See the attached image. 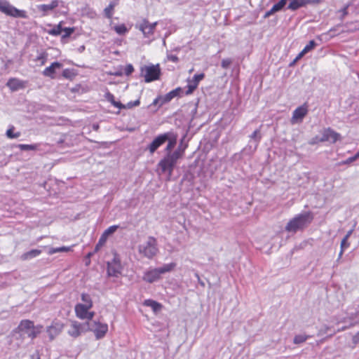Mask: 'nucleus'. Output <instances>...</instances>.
<instances>
[{
  "instance_id": "a211bd4d",
  "label": "nucleus",
  "mask_w": 359,
  "mask_h": 359,
  "mask_svg": "<svg viewBox=\"0 0 359 359\" xmlns=\"http://www.w3.org/2000/svg\"><path fill=\"white\" fill-rule=\"evenodd\" d=\"M82 325L76 321L72 322L67 333L69 336L76 338L81 335Z\"/></svg>"
},
{
  "instance_id": "39448f33",
  "label": "nucleus",
  "mask_w": 359,
  "mask_h": 359,
  "mask_svg": "<svg viewBox=\"0 0 359 359\" xmlns=\"http://www.w3.org/2000/svg\"><path fill=\"white\" fill-rule=\"evenodd\" d=\"M141 75L144 77V81L146 83H150L158 80L161 75L159 65H151L142 67Z\"/></svg>"
},
{
  "instance_id": "79ce46f5",
  "label": "nucleus",
  "mask_w": 359,
  "mask_h": 359,
  "mask_svg": "<svg viewBox=\"0 0 359 359\" xmlns=\"http://www.w3.org/2000/svg\"><path fill=\"white\" fill-rule=\"evenodd\" d=\"M317 43L314 40H311L308 44L305 46V47L303 48V50L308 53L311 50H312L313 48H315L317 46Z\"/></svg>"
},
{
  "instance_id": "f704fd0d",
  "label": "nucleus",
  "mask_w": 359,
  "mask_h": 359,
  "mask_svg": "<svg viewBox=\"0 0 359 359\" xmlns=\"http://www.w3.org/2000/svg\"><path fill=\"white\" fill-rule=\"evenodd\" d=\"M287 0H280L278 3L274 4L272 8L277 13L280 11L287 4Z\"/></svg>"
},
{
  "instance_id": "49530a36",
  "label": "nucleus",
  "mask_w": 359,
  "mask_h": 359,
  "mask_svg": "<svg viewBox=\"0 0 359 359\" xmlns=\"http://www.w3.org/2000/svg\"><path fill=\"white\" fill-rule=\"evenodd\" d=\"M349 6H350V4H348L339 11V13H341V16L339 18L341 20H343L344 19V18L348 15V8Z\"/></svg>"
},
{
  "instance_id": "dca6fc26",
  "label": "nucleus",
  "mask_w": 359,
  "mask_h": 359,
  "mask_svg": "<svg viewBox=\"0 0 359 359\" xmlns=\"http://www.w3.org/2000/svg\"><path fill=\"white\" fill-rule=\"evenodd\" d=\"M62 67V63L54 62L43 71V75L50 79H55L56 69H60Z\"/></svg>"
},
{
  "instance_id": "680f3d73",
  "label": "nucleus",
  "mask_w": 359,
  "mask_h": 359,
  "mask_svg": "<svg viewBox=\"0 0 359 359\" xmlns=\"http://www.w3.org/2000/svg\"><path fill=\"white\" fill-rule=\"evenodd\" d=\"M320 2V0H304V6L308 4H318Z\"/></svg>"
},
{
  "instance_id": "7ed1b4c3",
  "label": "nucleus",
  "mask_w": 359,
  "mask_h": 359,
  "mask_svg": "<svg viewBox=\"0 0 359 359\" xmlns=\"http://www.w3.org/2000/svg\"><path fill=\"white\" fill-rule=\"evenodd\" d=\"M158 252L157 241L153 236H149L147 241L139 245L138 252L144 257L151 259Z\"/></svg>"
},
{
  "instance_id": "1a4fd4ad",
  "label": "nucleus",
  "mask_w": 359,
  "mask_h": 359,
  "mask_svg": "<svg viewBox=\"0 0 359 359\" xmlns=\"http://www.w3.org/2000/svg\"><path fill=\"white\" fill-rule=\"evenodd\" d=\"M122 267L119 260L114 258L111 262H107V275L109 276L118 277L121 273Z\"/></svg>"
},
{
  "instance_id": "a19ab883",
  "label": "nucleus",
  "mask_w": 359,
  "mask_h": 359,
  "mask_svg": "<svg viewBox=\"0 0 359 359\" xmlns=\"http://www.w3.org/2000/svg\"><path fill=\"white\" fill-rule=\"evenodd\" d=\"M115 32L120 34H125L128 32V29L124 24L118 25L114 27Z\"/></svg>"
},
{
  "instance_id": "20e7f679",
  "label": "nucleus",
  "mask_w": 359,
  "mask_h": 359,
  "mask_svg": "<svg viewBox=\"0 0 359 359\" xmlns=\"http://www.w3.org/2000/svg\"><path fill=\"white\" fill-rule=\"evenodd\" d=\"M0 11L13 18H27V12L25 10H20L15 8L6 0H0Z\"/></svg>"
},
{
  "instance_id": "b1692460",
  "label": "nucleus",
  "mask_w": 359,
  "mask_h": 359,
  "mask_svg": "<svg viewBox=\"0 0 359 359\" xmlns=\"http://www.w3.org/2000/svg\"><path fill=\"white\" fill-rule=\"evenodd\" d=\"M304 6V0H291L287 6V9L297 11L299 8Z\"/></svg>"
},
{
  "instance_id": "0eeeda50",
  "label": "nucleus",
  "mask_w": 359,
  "mask_h": 359,
  "mask_svg": "<svg viewBox=\"0 0 359 359\" xmlns=\"http://www.w3.org/2000/svg\"><path fill=\"white\" fill-rule=\"evenodd\" d=\"M65 327L64 323L57 319L53 320L51 325L46 327V332L48 334L50 341L54 340L63 330Z\"/></svg>"
},
{
  "instance_id": "423d86ee",
  "label": "nucleus",
  "mask_w": 359,
  "mask_h": 359,
  "mask_svg": "<svg viewBox=\"0 0 359 359\" xmlns=\"http://www.w3.org/2000/svg\"><path fill=\"white\" fill-rule=\"evenodd\" d=\"M88 330L93 332L96 339H101L104 337L108 332V325L97 320H91L86 323Z\"/></svg>"
},
{
  "instance_id": "412c9836",
  "label": "nucleus",
  "mask_w": 359,
  "mask_h": 359,
  "mask_svg": "<svg viewBox=\"0 0 359 359\" xmlns=\"http://www.w3.org/2000/svg\"><path fill=\"white\" fill-rule=\"evenodd\" d=\"M176 266V264L175 262H171L169 264H165L161 267L156 268L158 269V273L161 276L162 274H165L166 273L170 272L174 270Z\"/></svg>"
},
{
  "instance_id": "69168bd1",
  "label": "nucleus",
  "mask_w": 359,
  "mask_h": 359,
  "mask_svg": "<svg viewBox=\"0 0 359 359\" xmlns=\"http://www.w3.org/2000/svg\"><path fill=\"white\" fill-rule=\"evenodd\" d=\"M306 54V53L302 50L298 55L297 56L301 59L304 55H305Z\"/></svg>"
},
{
  "instance_id": "c756f323",
  "label": "nucleus",
  "mask_w": 359,
  "mask_h": 359,
  "mask_svg": "<svg viewBox=\"0 0 359 359\" xmlns=\"http://www.w3.org/2000/svg\"><path fill=\"white\" fill-rule=\"evenodd\" d=\"M7 86L12 90H15L21 86L20 81L16 79H10L8 81Z\"/></svg>"
},
{
  "instance_id": "9b49d317",
  "label": "nucleus",
  "mask_w": 359,
  "mask_h": 359,
  "mask_svg": "<svg viewBox=\"0 0 359 359\" xmlns=\"http://www.w3.org/2000/svg\"><path fill=\"white\" fill-rule=\"evenodd\" d=\"M60 3H62V1L60 0H53L48 4L38 5L37 9L39 11L42 13L43 16H46L49 15L51 11H53L55 8L59 6V4Z\"/></svg>"
},
{
  "instance_id": "7c9ffc66",
  "label": "nucleus",
  "mask_w": 359,
  "mask_h": 359,
  "mask_svg": "<svg viewBox=\"0 0 359 359\" xmlns=\"http://www.w3.org/2000/svg\"><path fill=\"white\" fill-rule=\"evenodd\" d=\"M176 96L174 95V93L170 91L165 95L162 96V102L160 103L159 107H161L162 105L170 102Z\"/></svg>"
},
{
  "instance_id": "13d9d810",
  "label": "nucleus",
  "mask_w": 359,
  "mask_h": 359,
  "mask_svg": "<svg viewBox=\"0 0 359 359\" xmlns=\"http://www.w3.org/2000/svg\"><path fill=\"white\" fill-rule=\"evenodd\" d=\"M94 316H95V312L90 311L89 310H88V311L86 313V320H88L89 321L93 320V318L94 317Z\"/></svg>"
},
{
  "instance_id": "6e6552de",
  "label": "nucleus",
  "mask_w": 359,
  "mask_h": 359,
  "mask_svg": "<svg viewBox=\"0 0 359 359\" xmlns=\"http://www.w3.org/2000/svg\"><path fill=\"white\" fill-rule=\"evenodd\" d=\"M170 133L161 134L156 137L154 140L148 145L147 149L149 152L154 154L160 147L169 140Z\"/></svg>"
},
{
  "instance_id": "8fccbe9b",
  "label": "nucleus",
  "mask_w": 359,
  "mask_h": 359,
  "mask_svg": "<svg viewBox=\"0 0 359 359\" xmlns=\"http://www.w3.org/2000/svg\"><path fill=\"white\" fill-rule=\"evenodd\" d=\"M231 63H232L231 59H230V58L223 59L221 62V67L223 69H226L230 67Z\"/></svg>"
},
{
  "instance_id": "09e8293b",
  "label": "nucleus",
  "mask_w": 359,
  "mask_h": 359,
  "mask_svg": "<svg viewBox=\"0 0 359 359\" xmlns=\"http://www.w3.org/2000/svg\"><path fill=\"white\" fill-rule=\"evenodd\" d=\"M140 104V100L137 99L135 101H130L128 102L126 104H125V109H131L134 107H137Z\"/></svg>"
},
{
  "instance_id": "ea45409f",
  "label": "nucleus",
  "mask_w": 359,
  "mask_h": 359,
  "mask_svg": "<svg viewBox=\"0 0 359 359\" xmlns=\"http://www.w3.org/2000/svg\"><path fill=\"white\" fill-rule=\"evenodd\" d=\"M107 240V238L106 237H104L103 235H101L97 243L96 244V245L95 247L94 252H98L100 250V248L104 245Z\"/></svg>"
},
{
  "instance_id": "f257e3e1",
  "label": "nucleus",
  "mask_w": 359,
  "mask_h": 359,
  "mask_svg": "<svg viewBox=\"0 0 359 359\" xmlns=\"http://www.w3.org/2000/svg\"><path fill=\"white\" fill-rule=\"evenodd\" d=\"M313 219V213L310 211L304 212L297 215L291 219L285 226V231L290 233H296L302 231L311 223Z\"/></svg>"
},
{
  "instance_id": "de8ad7c7",
  "label": "nucleus",
  "mask_w": 359,
  "mask_h": 359,
  "mask_svg": "<svg viewBox=\"0 0 359 359\" xmlns=\"http://www.w3.org/2000/svg\"><path fill=\"white\" fill-rule=\"evenodd\" d=\"M46 60L47 55L44 53L39 54L36 58V60L40 62L41 65H43L46 63Z\"/></svg>"
},
{
  "instance_id": "338daca9",
  "label": "nucleus",
  "mask_w": 359,
  "mask_h": 359,
  "mask_svg": "<svg viewBox=\"0 0 359 359\" xmlns=\"http://www.w3.org/2000/svg\"><path fill=\"white\" fill-rule=\"evenodd\" d=\"M352 232H353V230H350L348 231L346 236L344 237V238H346V239H348V238L351 236V235L352 234Z\"/></svg>"
},
{
  "instance_id": "e433bc0d",
  "label": "nucleus",
  "mask_w": 359,
  "mask_h": 359,
  "mask_svg": "<svg viewBox=\"0 0 359 359\" xmlns=\"http://www.w3.org/2000/svg\"><path fill=\"white\" fill-rule=\"evenodd\" d=\"M37 146L36 144H20L18 145V148H19L22 151H33L36 149Z\"/></svg>"
},
{
  "instance_id": "58836bf2",
  "label": "nucleus",
  "mask_w": 359,
  "mask_h": 359,
  "mask_svg": "<svg viewBox=\"0 0 359 359\" xmlns=\"http://www.w3.org/2000/svg\"><path fill=\"white\" fill-rule=\"evenodd\" d=\"M13 130H14V127L13 126H11L9 129L7 130V131H6V136L9 139H15V138H18V137H19L20 136V132H17V133H14Z\"/></svg>"
},
{
  "instance_id": "6e6d98bb",
  "label": "nucleus",
  "mask_w": 359,
  "mask_h": 359,
  "mask_svg": "<svg viewBox=\"0 0 359 359\" xmlns=\"http://www.w3.org/2000/svg\"><path fill=\"white\" fill-rule=\"evenodd\" d=\"M162 102V96L159 95L157 97H156L153 102L151 104V105L156 106L160 104V103Z\"/></svg>"
},
{
  "instance_id": "9d476101",
  "label": "nucleus",
  "mask_w": 359,
  "mask_h": 359,
  "mask_svg": "<svg viewBox=\"0 0 359 359\" xmlns=\"http://www.w3.org/2000/svg\"><path fill=\"white\" fill-rule=\"evenodd\" d=\"M340 137V134L330 128H325L322 132L321 142H330L335 143Z\"/></svg>"
},
{
  "instance_id": "5701e85b",
  "label": "nucleus",
  "mask_w": 359,
  "mask_h": 359,
  "mask_svg": "<svg viewBox=\"0 0 359 359\" xmlns=\"http://www.w3.org/2000/svg\"><path fill=\"white\" fill-rule=\"evenodd\" d=\"M144 304L147 306H149L154 312H157L162 308L161 304L154 301L153 299H146Z\"/></svg>"
},
{
  "instance_id": "4d7b16f0",
  "label": "nucleus",
  "mask_w": 359,
  "mask_h": 359,
  "mask_svg": "<svg viewBox=\"0 0 359 359\" xmlns=\"http://www.w3.org/2000/svg\"><path fill=\"white\" fill-rule=\"evenodd\" d=\"M167 58L172 62H177L179 61L178 57L175 55H168Z\"/></svg>"
},
{
  "instance_id": "c85d7f7f",
  "label": "nucleus",
  "mask_w": 359,
  "mask_h": 359,
  "mask_svg": "<svg viewBox=\"0 0 359 359\" xmlns=\"http://www.w3.org/2000/svg\"><path fill=\"white\" fill-rule=\"evenodd\" d=\"M309 338H310V336L306 334H297L294 337L293 343L294 344H300L305 342Z\"/></svg>"
},
{
  "instance_id": "f8f14e48",
  "label": "nucleus",
  "mask_w": 359,
  "mask_h": 359,
  "mask_svg": "<svg viewBox=\"0 0 359 359\" xmlns=\"http://www.w3.org/2000/svg\"><path fill=\"white\" fill-rule=\"evenodd\" d=\"M161 278V275L156 268L149 269L144 273L142 280L147 283H152Z\"/></svg>"
},
{
  "instance_id": "0e129e2a",
  "label": "nucleus",
  "mask_w": 359,
  "mask_h": 359,
  "mask_svg": "<svg viewBox=\"0 0 359 359\" xmlns=\"http://www.w3.org/2000/svg\"><path fill=\"white\" fill-rule=\"evenodd\" d=\"M156 25H157V22H153V23H150L149 22V27L151 28L153 32H154V29H155Z\"/></svg>"
},
{
  "instance_id": "2f4dec72",
  "label": "nucleus",
  "mask_w": 359,
  "mask_h": 359,
  "mask_svg": "<svg viewBox=\"0 0 359 359\" xmlns=\"http://www.w3.org/2000/svg\"><path fill=\"white\" fill-rule=\"evenodd\" d=\"M118 228V225L110 226L109 227L104 230L102 235H103L104 237L107 238L110 235L113 234Z\"/></svg>"
},
{
  "instance_id": "ddd939ff",
  "label": "nucleus",
  "mask_w": 359,
  "mask_h": 359,
  "mask_svg": "<svg viewBox=\"0 0 359 359\" xmlns=\"http://www.w3.org/2000/svg\"><path fill=\"white\" fill-rule=\"evenodd\" d=\"M205 77L204 73H201L198 74H195L193 76V79L191 81H189V83L187 85V90L186 91V95L191 94L195 89L198 86V83L201 81H202Z\"/></svg>"
},
{
  "instance_id": "a878e982",
  "label": "nucleus",
  "mask_w": 359,
  "mask_h": 359,
  "mask_svg": "<svg viewBox=\"0 0 359 359\" xmlns=\"http://www.w3.org/2000/svg\"><path fill=\"white\" fill-rule=\"evenodd\" d=\"M42 326L41 325H39V326H34V328H32L31 330H29L27 332H26L27 334V336L29 337H30L31 339H34L37 337V335L41 332V330L42 329Z\"/></svg>"
},
{
  "instance_id": "2eb2a0df",
  "label": "nucleus",
  "mask_w": 359,
  "mask_h": 359,
  "mask_svg": "<svg viewBox=\"0 0 359 359\" xmlns=\"http://www.w3.org/2000/svg\"><path fill=\"white\" fill-rule=\"evenodd\" d=\"M349 327L354 326L356 324L359 323V310L356 311L354 314H351L349 318ZM352 343L355 346H359V331L353 336L352 337Z\"/></svg>"
},
{
  "instance_id": "37998d69",
  "label": "nucleus",
  "mask_w": 359,
  "mask_h": 359,
  "mask_svg": "<svg viewBox=\"0 0 359 359\" xmlns=\"http://www.w3.org/2000/svg\"><path fill=\"white\" fill-rule=\"evenodd\" d=\"M114 5L110 4L107 7H106L104 10V15L107 18H111L112 17L113 13L112 11L114 9Z\"/></svg>"
},
{
  "instance_id": "cd10ccee",
  "label": "nucleus",
  "mask_w": 359,
  "mask_h": 359,
  "mask_svg": "<svg viewBox=\"0 0 359 359\" xmlns=\"http://www.w3.org/2000/svg\"><path fill=\"white\" fill-rule=\"evenodd\" d=\"M171 133H170V137H169V140H167L168 142V144L165 147V151L167 152V154L168 152H171V150L175 147L176 145V143H177V138L176 137H171Z\"/></svg>"
},
{
  "instance_id": "5fc2aeb1",
  "label": "nucleus",
  "mask_w": 359,
  "mask_h": 359,
  "mask_svg": "<svg viewBox=\"0 0 359 359\" xmlns=\"http://www.w3.org/2000/svg\"><path fill=\"white\" fill-rule=\"evenodd\" d=\"M348 247L349 243L348 242V239L344 238L341 242V249L345 250Z\"/></svg>"
},
{
  "instance_id": "f3484780",
  "label": "nucleus",
  "mask_w": 359,
  "mask_h": 359,
  "mask_svg": "<svg viewBox=\"0 0 359 359\" xmlns=\"http://www.w3.org/2000/svg\"><path fill=\"white\" fill-rule=\"evenodd\" d=\"M92 307L83 305L81 303L77 304L75 306V313L77 318L81 320H86V313L88 310H90Z\"/></svg>"
},
{
  "instance_id": "72a5a7b5",
  "label": "nucleus",
  "mask_w": 359,
  "mask_h": 359,
  "mask_svg": "<svg viewBox=\"0 0 359 359\" xmlns=\"http://www.w3.org/2000/svg\"><path fill=\"white\" fill-rule=\"evenodd\" d=\"M70 250L69 247L51 248L49 249L48 255H53L57 252H68Z\"/></svg>"
},
{
  "instance_id": "473e14b6",
  "label": "nucleus",
  "mask_w": 359,
  "mask_h": 359,
  "mask_svg": "<svg viewBox=\"0 0 359 359\" xmlns=\"http://www.w3.org/2000/svg\"><path fill=\"white\" fill-rule=\"evenodd\" d=\"M75 76L76 74L72 69H65L62 71V76L65 79H72Z\"/></svg>"
},
{
  "instance_id": "864d4df0",
  "label": "nucleus",
  "mask_w": 359,
  "mask_h": 359,
  "mask_svg": "<svg viewBox=\"0 0 359 359\" xmlns=\"http://www.w3.org/2000/svg\"><path fill=\"white\" fill-rule=\"evenodd\" d=\"M320 140L321 137L316 136L309 140V144L311 145H314L318 142H322Z\"/></svg>"
},
{
  "instance_id": "4c0bfd02",
  "label": "nucleus",
  "mask_w": 359,
  "mask_h": 359,
  "mask_svg": "<svg viewBox=\"0 0 359 359\" xmlns=\"http://www.w3.org/2000/svg\"><path fill=\"white\" fill-rule=\"evenodd\" d=\"M74 27H65L63 28V34H62V39L69 38L74 32Z\"/></svg>"
},
{
  "instance_id": "4be33fe9",
  "label": "nucleus",
  "mask_w": 359,
  "mask_h": 359,
  "mask_svg": "<svg viewBox=\"0 0 359 359\" xmlns=\"http://www.w3.org/2000/svg\"><path fill=\"white\" fill-rule=\"evenodd\" d=\"M41 250H37V249L31 250L22 254V259L24 260L32 259L34 257H38L39 255H41Z\"/></svg>"
},
{
  "instance_id": "e2e57ef3",
  "label": "nucleus",
  "mask_w": 359,
  "mask_h": 359,
  "mask_svg": "<svg viewBox=\"0 0 359 359\" xmlns=\"http://www.w3.org/2000/svg\"><path fill=\"white\" fill-rule=\"evenodd\" d=\"M171 91L172 93H174V95L177 97L180 95V93L182 91V89L180 87H178Z\"/></svg>"
},
{
  "instance_id": "3c124183",
  "label": "nucleus",
  "mask_w": 359,
  "mask_h": 359,
  "mask_svg": "<svg viewBox=\"0 0 359 359\" xmlns=\"http://www.w3.org/2000/svg\"><path fill=\"white\" fill-rule=\"evenodd\" d=\"M134 72V67L131 64H128L126 66L124 72L126 76L130 75Z\"/></svg>"
},
{
  "instance_id": "f03ea898",
  "label": "nucleus",
  "mask_w": 359,
  "mask_h": 359,
  "mask_svg": "<svg viewBox=\"0 0 359 359\" xmlns=\"http://www.w3.org/2000/svg\"><path fill=\"white\" fill-rule=\"evenodd\" d=\"M181 156L182 153L178 149L166 154L157 165L158 170H160L159 174L168 173V178H170Z\"/></svg>"
},
{
  "instance_id": "bf43d9fd",
  "label": "nucleus",
  "mask_w": 359,
  "mask_h": 359,
  "mask_svg": "<svg viewBox=\"0 0 359 359\" xmlns=\"http://www.w3.org/2000/svg\"><path fill=\"white\" fill-rule=\"evenodd\" d=\"M113 106L118 108L119 109H125V104H122L119 101H115L114 103H113Z\"/></svg>"
},
{
  "instance_id": "c9c22d12",
  "label": "nucleus",
  "mask_w": 359,
  "mask_h": 359,
  "mask_svg": "<svg viewBox=\"0 0 359 359\" xmlns=\"http://www.w3.org/2000/svg\"><path fill=\"white\" fill-rule=\"evenodd\" d=\"M250 137L251 140H253L256 142V146L258 144V143L260 142L262 136L260 135V130L257 129L255 130L250 135Z\"/></svg>"
},
{
  "instance_id": "6ab92c4d",
  "label": "nucleus",
  "mask_w": 359,
  "mask_h": 359,
  "mask_svg": "<svg viewBox=\"0 0 359 359\" xmlns=\"http://www.w3.org/2000/svg\"><path fill=\"white\" fill-rule=\"evenodd\" d=\"M139 29L142 32L145 37H149L154 34L153 30L149 27V22L147 19H144L139 25Z\"/></svg>"
},
{
  "instance_id": "393cba45",
  "label": "nucleus",
  "mask_w": 359,
  "mask_h": 359,
  "mask_svg": "<svg viewBox=\"0 0 359 359\" xmlns=\"http://www.w3.org/2000/svg\"><path fill=\"white\" fill-rule=\"evenodd\" d=\"M63 31V27H62V22H60L58 25H55L51 29L48 31V33L52 36H58L62 34Z\"/></svg>"
},
{
  "instance_id": "c03bdc74",
  "label": "nucleus",
  "mask_w": 359,
  "mask_h": 359,
  "mask_svg": "<svg viewBox=\"0 0 359 359\" xmlns=\"http://www.w3.org/2000/svg\"><path fill=\"white\" fill-rule=\"evenodd\" d=\"M359 158V150L352 156L346 158L343 163L344 164H350Z\"/></svg>"
},
{
  "instance_id": "603ef678",
  "label": "nucleus",
  "mask_w": 359,
  "mask_h": 359,
  "mask_svg": "<svg viewBox=\"0 0 359 359\" xmlns=\"http://www.w3.org/2000/svg\"><path fill=\"white\" fill-rule=\"evenodd\" d=\"M105 97L107 100V101L109 102L112 105L113 103H114V102L116 101L114 95L109 92H107L105 94Z\"/></svg>"
},
{
  "instance_id": "774afa93",
  "label": "nucleus",
  "mask_w": 359,
  "mask_h": 359,
  "mask_svg": "<svg viewBox=\"0 0 359 359\" xmlns=\"http://www.w3.org/2000/svg\"><path fill=\"white\" fill-rule=\"evenodd\" d=\"M31 358L32 359H40V356L38 353L36 354H33L31 355Z\"/></svg>"
},
{
  "instance_id": "bb28decb",
  "label": "nucleus",
  "mask_w": 359,
  "mask_h": 359,
  "mask_svg": "<svg viewBox=\"0 0 359 359\" xmlns=\"http://www.w3.org/2000/svg\"><path fill=\"white\" fill-rule=\"evenodd\" d=\"M81 299L83 302L82 303L83 305L93 307V300L91 299V297L89 294L87 293H82L81 294Z\"/></svg>"
},
{
  "instance_id": "a18cd8bd",
  "label": "nucleus",
  "mask_w": 359,
  "mask_h": 359,
  "mask_svg": "<svg viewBox=\"0 0 359 359\" xmlns=\"http://www.w3.org/2000/svg\"><path fill=\"white\" fill-rule=\"evenodd\" d=\"M359 158V150L352 156L346 158L343 163L344 164H350Z\"/></svg>"
},
{
  "instance_id": "4468645a",
  "label": "nucleus",
  "mask_w": 359,
  "mask_h": 359,
  "mask_svg": "<svg viewBox=\"0 0 359 359\" xmlns=\"http://www.w3.org/2000/svg\"><path fill=\"white\" fill-rule=\"evenodd\" d=\"M307 112L308 109L306 104L298 107L292 113L291 122L294 123L299 121H302L304 116L307 114Z\"/></svg>"
},
{
  "instance_id": "052dcab7",
  "label": "nucleus",
  "mask_w": 359,
  "mask_h": 359,
  "mask_svg": "<svg viewBox=\"0 0 359 359\" xmlns=\"http://www.w3.org/2000/svg\"><path fill=\"white\" fill-rule=\"evenodd\" d=\"M276 12L273 10V8H271L269 11H266L265 13V14L264 15V18H269L271 15H273L274 13H276Z\"/></svg>"
},
{
  "instance_id": "aec40b11",
  "label": "nucleus",
  "mask_w": 359,
  "mask_h": 359,
  "mask_svg": "<svg viewBox=\"0 0 359 359\" xmlns=\"http://www.w3.org/2000/svg\"><path fill=\"white\" fill-rule=\"evenodd\" d=\"M34 323L32 320H22L18 327V329L20 331L27 332L29 330L32 328H34Z\"/></svg>"
}]
</instances>
